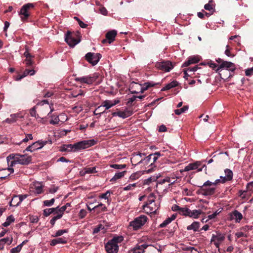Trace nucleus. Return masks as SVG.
Listing matches in <instances>:
<instances>
[{
	"instance_id": "nucleus-1",
	"label": "nucleus",
	"mask_w": 253,
	"mask_h": 253,
	"mask_svg": "<svg viewBox=\"0 0 253 253\" xmlns=\"http://www.w3.org/2000/svg\"><path fill=\"white\" fill-rule=\"evenodd\" d=\"M124 240L123 236H114L112 239L109 240L105 245L107 253H117L119 251L118 244Z\"/></svg>"
},
{
	"instance_id": "nucleus-2",
	"label": "nucleus",
	"mask_w": 253,
	"mask_h": 253,
	"mask_svg": "<svg viewBox=\"0 0 253 253\" xmlns=\"http://www.w3.org/2000/svg\"><path fill=\"white\" fill-rule=\"evenodd\" d=\"M99 77V74L98 73H94L88 76L76 77L75 81L82 84H85L90 85L96 82Z\"/></svg>"
},
{
	"instance_id": "nucleus-3",
	"label": "nucleus",
	"mask_w": 253,
	"mask_h": 253,
	"mask_svg": "<svg viewBox=\"0 0 253 253\" xmlns=\"http://www.w3.org/2000/svg\"><path fill=\"white\" fill-rule=\"evenodd\" d=\"M148 220V218L146 215H140L129 223V226L132 227L133 230L136 231L141 228Z\"/></svg>"
},
{
	"instance_id": "nucleus-4",
	"label": "nucleus",
	"mask_w": 253,
	"mask_h": 253,
	"mask_svg": "<svg viewBox=\"0 0 253 253\" xmlns=\"http://www.w3.org/2000/svg\"><path fill=\"white\" fill-rule=\"evenodd\" d=\"M97 143L94 139L84 140L74 143L75 150L76 151L88 148Z\"/></svg>"
},
{
	"instance_id": "nucleus-5",
	"label": "nucleus",
	"mask_w": 253,
	"mask_h": 253,
	"mask_svg": "<svg viewBox=\"0 0 253 253\" xmlns=\"http://www.w3.org/2000/svg\"><path fill=\"white\" fill-rule=\"evenodd\" d=\"M155 67L162 71L166 72H169L174 67L172 62L169 60H163L161 62H157Z\"/></svg>"
},
{
	"instance_id": "nucleus-6",
	"label": "nucleus",
	"mask_w": 253,
	"mask_h": 253,
	"mask_svg": "<svg viewBox=\"0 0 253 253\" xmlns=\"http://www.w3.org/2000/svg\"><path fill=\"white\" fill-rule=\"evenodd\" d=\"M102 55L100 53L88 52L85 55V60L92 65H96L99 62Z\"/></svg>"
},
{
	"instance_id": "nucleus-7",
	"label": "nucleus",
	"mask_w": 253,
	"mask_h": 253,
	"mask_svg": "<svg viewBox=\"0 0 253 253\" xmlns=\"http://www.w3.org/2000/svg\"><path fill=\"white\" fill-rule=\"evenodd\" d=\"M34 6L32 3H27L24 4L21 8L19 14L21 15V19L25 21L28 19L30 14L29 10Z\"/></svg>"
},
{
	"instance_id": "nucleus-8",
	"label": "nucleus",
	"mask_w": 253,
	"mask_h": 253,
	"mask_svg": "<svg viewBox=\"0 0 253 253\" xmlns=\"http://www.w3.org/2000/svg\"><path fill=\"white\" fill-rule=\"evenodd\" d=\"M65 41L71 47H74L80 42V40L76 39L73 33L70 31H68L66 34Z\"/></svg>"
},
{
	"instance_id": "nucleus-9",
	"label": "nucleus",
	"mask_w": 253,
	"mask_h": 253,
	"mask_svg": "<svg viewBox=\"0 0 253 253\" xmlns=\"http://www.w3.org/2000/svg\"><path fill=\"white\" fill-rule=\"evenodd\" d=\"M223 68L232 72L234 71L236 69L235 65L233 63L226 61H222L220 66L217 67L216 71L221 72Z\"/></svg>"
},
{
	"instance_id": "nucleus-10",
	"label": "nucleus",
	"mask_w": 253,
	"mask_h": 253,
	"mask_svg": "<svg viewBox=\"0 0 253 253\" xmlns=\"http://www.w3.org/2000/svg\"><path fill=\"white\" fill-rule=\"evenodd\" d=\"M159 83H154L153 82H148L145 83L142 85L138 84L137 83H134V84H132V87L134 86V85H135L136 87L137 88V87H139L140 88L139 92L141 93H143L145 90H147L149 87H153L155 86L157 84H159Z\"/></svg>"
},
{
	"instance_id": "nucleus-11",
	"label": "nucleus",
	"mask_w": 253,
	"mask_h": 253,
	"mask_svg": "<svg viewBox=\"0 0 253 253\" xmlns=\"http://www.w3.org/2000/svg\"><path fill=\"white\" fill-rule=\"evenodd\" d=\"M200 69V68L198 67V65H195L193 67H189L183 69L184 78L187 80L188 77L195 74V72Z\"/></svg>"
},
{
	"instance_id": "nucleus-12",
	"label": "nucleus",
	"mask_w": 253,
	"mask_h": 253,
	"mask_svg": "<svg viewBox=\"0 0 253 253\" xmlns=\"http://www.w3.org/2000/svg\"><path fill=\"white\" fill-rule=\"evenodd\" d=\"M32 161V157L27 155H18L17 163L23 165H27Z\"/></svg>"
},
{
	"instance_id": "nucleus-13",
	"label": "nucleus",
	"mask_w": 253,
	"mask_h": 253,
	"mask_svg": "<svg viewBox=\"0 0 253 253\" xmlns=\"http://www.w3.org/2000/svg\"><path fill=\"white\" fill-rule=\"evenodd\" d=\"M47 143L49 144L52 143L51 140L48 141H42V140H38L32 144L33 147V149L34 151L39 149L43 147L45 145H46Z\"/></svg>"
},
{
	"instance_id": "nucleus-14",
	"label": "nucleus",
	"mask_w": 253,
	"mask_h": 253,
	"mask_svg": "<svg viewBox=\"0 0 253 253\" xmlns=\"http://www.w3.org/2000/svg\"><path fill=\"white\" fill-rule=\"evenodd\" d=\"M187 216L190 218L197 219L200 215L203 213V211L201 210H191L188 208V211H187Z\"/></svg>"
},
{
	"instance_id": "nucleus-15",
	"label": "nucleus",
	"mask_w": 253,
	"mask_h": 253,
	"mask_svg": "<svg viewBox=\"0 0 253 253\" xmlns=\"http://www.w3.org/2000/svg\"><path fill=\"white\" fill-rule=\"evenodd\" d=\"M200 165V163L196 162L194 163H191L188 164L187 166H186L184 169L183 170V171H188L191 170H194L198 169V171H201L202 170V168L198 169Z\"/></svg>"
},
{
	"instance_id": "nucleus-16",
	"label": "nucleus",
	"mask_w": 253,
	"mask_h": 253,
	"mask_svg": "<svg viewBox=\"0 0 253 253\" xmlns=\"http://www.w3.org/2000/svg\"><path fill=\"white\" fill-rule=\"evenodd\" d=\"M120 100L119 99H115L114 100H106L103 102L101 106H102V107H105V109L107 110L118 104Z\"/></svg>"
},
{
	"instance_id": "nucleus-17",
	"label": "nucleus",
	"mask_w": 253,
	"mask_h": 253,
	"mask_svg": "<svg viewBox=\"0 0 253 253\" xmlns=\"http://www.w3.org/2000/svg\"><path fill=\"white\" fill-rule=\"evenodd\" d=\"M132 115V112L128 110L125 111H119L118 112H115L112 113L113 116H118L120 118L125 119L131 116Z\"/></svg>"
},
{
	"instance_id": "nucleus-18",
	"label": "nucleus",
	"mask_w": 253,
	"mask_h": 253,
	"mask_svg": "<svg viewBox=\"0 0 253 253\" xmlns=\"http://www.w3.org/2000/svg\"><path fill=\"white\" fill-rule=\"evenodd\" d=\"M117 32L116 30H113L108 32L105 35V37L108 40V43H111L115 40Z\"/></svg>"
},
{
	"instance_id": "nucleus-19",
	"label": "nucleus",
	"mask_w": 253,
	"mask_h": 253,
	"mask_svg": "<svg viewBox=\"0 0 253 253\" xmlns=\"http://www.w3.org/2000/svg\"><path fill=\"white\" fill-rule=\"evenodd\" d=\"M67 242L65 238H57L52 240L50 243L51 246H54L58 244H65Z\"/></svg>"
},
{
	"instance_id": "nucleus-20",
	"label": "nucleus",
	"mask_w": 253,
	"mask_h": 253,
	"mask_svg": "<svg viewBox=\"0 0 253 253\" xmlns=\"http://www.w3.org/2000/svg\"><path fill=\"white\" fill-rule=\"evenodd\" d=\"M35 73V71L33 69H27L23 72V74L21 75H19L17 77V80H21V79L25 77L26 76L30 75L31 76L34 75Z\"/></svg>"
},
{
	"instance_id": "nucleus-21",
	"label": "nucleus",
	"mask_w": 253,
	"mask_h": 253,
	"mask_svg": "<svg viewBox=\"0 0 253 253\" xmlns=\"http://www.w3.org/2000/svg\"><path fill=\"white\" fill-rule=\"evenodd\" d=\"M231 216L233 219L236 220V222H240L243 218V215L241 212L237 210H235L232 211Z\"/></svg>"
},
{
	"instance_id": "nucleus-22",
	"label": "nucleus",
	"mask_w": 253,
	"mask_h": 253,
	"mask_svg": "<svg viewBox=\"0 0 253 253\" xmlns=\"http://www.w3.org/2000/svg\"><path fill=\"white\" fill-rule=\"evenodd\" d=\"M22 118V116H20L19 114H13L10 115V118H7L5 121L8 124H12L15 123L18 118Z\"/></svg>"
},
{
	"instance_id": "nucleus-23",
	"label": "nucleus",
	"mask_w": 253,
	"mask_h": 253,
	"mask_svg": "<svg viewBox=\"0 0 253 253\" xmlns=\"http://www.w3.org/2000/svg\"><path fill=\"white\" fill-rule=\"evenodd\" d=\"M12 242V237H6L0 240V250H1L3 249L4 245L5 244L9 245Z\"/></svg>"
},
{
	"instance_id": "nucleus-24",
	"label": "nucleus",
	"mask_w": 253,
	"mask_h": 253,
	"mask_svg": "<svg viewBox=\"0 0 253 253\" xmlns=\"http://www.w3.org/2000/svg\"><path fill=\"white\" fill-rule=\"evenodd\" d=\"M199 62V60L195 57H190L188 60L185 61L182 64V67H188L192 64L197 63Z\"/></svg>"
},
{
	"instance_id": "nucleus-25",
	"label": "nucleus",
	"mask_w": 253,
	"mask_h": 253,
	"mask_svg": "<svg viewBox=\"0 0 253 253\" xmlns=\"http://www.w3.org/2000/svg\"><path fill=\"white\" fill-rule=\"evenodd\" d=\"M62 152H76L75 150L74 144H67L64 145L60 149Z\"/></svg>"
},
{
	"instance_id": "nucleus-26",
	"label": "nucleus",
	"mask_w": 253,
	"mask_h": 253,
	"mask_svg": "<svg viewBox=\"0 0 253 253\" xmlns=\"http://www.w3.org/2000/svg\"><path fill=\"white\" fill-rule=\"evenodd\" d=\"M201 188V190L203 191L202 194L205 196H210L214 194L215 188H209L207 189H205L202 188V186H200Z\"/></svg>"
},
{
	"instance_id": "nucleus-27",
	"label": "nucleus",
	"mask_w": 253,
	"mask_h": 253,
	"mask_svg": "<svg viewBox=\"0 0 253 253\" xmlns=\"http://www.w3.org/2000/svg\"><path fill=\"white\" fill-rule=\"evenodd\" d=\"M204 8L207 10L211 11L212 13H213L215 11V4L213 1L212 0H210L208 3L205 5Z\"/></svg>"
},
{
	"instance_id": "nucleus-28",
	"label": "nucleus",
	"mask_w": 253,
	"mask_h": 253,
	"mask_svg": "<svg viewBox=\"0 0 253 253\" xmlns=\"http://www.w3.org/2000/svg\"><path fill=\"white\" fill-rule=\"evenodd\" d=\"M200 222L198 221L193 222L191 225H188L186 229L187 230H193L194 232H196L198 231V229L200 227Z\"/></svg>"
},
{
	"instance_id": "nucleus-29",
	"label": "nucleus",
	"mask_w": 253,
	"mask_h": 253,
	"mask_svg": "<svg viewBox=\"0 0 253 253\" xmlns=\"http://www.w3.org/2000/svg\"><path fill=\"white\" fill-rule=\"evenodd\" d=\"M178 85V83L176 81H173L171 83L167 84L165 87L162 88L161 91H164L169 90L172 88L175 87Z\"/></svg>"
},
{
	"instance_id": "nucleus-30",
	"label": "nucleus",
	"mask_w": 253,
	"mask_h": 253,
	"mask_svg": "<svg viewBox=\"0 0 253 253\" xmlns=\"http://www.w3.org/2000/svg\"><path fill=\"white\" fill-rule=\"evenodd\" d=\"M59 208V207H57L56 208H52L49 209H46L43 210V214L44 216H48L50 214L55 212L56 213V211L57 210V209Z\"/></svg>"
},
{
	"instance_id": "nucleus-31",
	"label": "nucleus",
	"mask_w": 253,
	"mask_h": 253,
	"mask_svg": "<svg viewBox=\"0 0 253 253\" xmlns=\"http://www.w3.org/2000/svg\"><path fill=\"white\" fill-rule=\"evenodd\" d=\"M82 175H85L87 173H95L97 172L95 167H86L82 171Z\"/></svg>"
},
{
	"instance_id": "nucleus-32",
	"label": "nucleus",
	"mask_w": 253,
	"mask_h": 253,
	"mask_svg": "<svg viewBox=\"0 0 253 253\" xmlns=\"http://www.w3.org/2000/svg\"><path fill=\"white\" fill-rule=\"evenodd\" d=\"M113 194V192L110 190H108L105 193H102L99 195V198L100 199H104L107 200V203L108 205L110 204V200H108L109 197L110 196V194Z\"/></svg>"
},
{
	"instance_id": "nucleus-33",
	"label": "nucleus",
	"mask_w": 253,
	"mask_h": 253,
	"mask_svg": "<svg viewBox=\"0 0 253 253\" xmlns=\"http://www.w3.org/2000/svg\"><path fill=\"white\" fill-rule=\"evenodd\" d=\"M18 197L17 195L14 196L9 203L10 206H18L20 204Z\"/></svg>"
},
{
	"instance_id": "nucleus-34",
	"label": "nucleus",
	"mask_w": 253,
	"mask_h": 253,
	"mask_svg": "<svg viewBox=\"0 0 253 253\" xmlns=\"http://www.w3.org/2000/svg\"><path fill=\"white\" fill-rule=\"evenodd\" d=\"M126 172V170H125V171H123L122 172H117L116 173L115 175L113 176V177H112L110 181H116L117 180L123 177L124 175H125V174Z\"/></svg>"
},
{
	"instance_id": "nucleus-35",
	"label": "nucleus",
	"mask_w": 253,
	"mask_h": 253,
	"mask_svg": "<svg viewBox=\"0 0 253 253\" xmlns=\"http://www.w3.org/2000/svg\"><path fill=\"white\" fill-rule=\"evenodd\" d=\"M224 172L226 176V179L224 178V180H228L229 181H231L233 179V172L232 170L228 169H226L224 170Z\"/></svg>"
},
{
	"instance_id": "nucleus-36",
	"label": "nucleus",
	"mask_w": 253,
	"mask_h": 253,
	"mask_svg": "<svg viewBox=\"0 0 253 253\" xmlns=\"http://www.w3.org/2000/svg\"><path fill=\"white\" fill-rule=\"evenodd\" d=\"M152 155L150 154L148 156L146 157L144 159H141L137 164L143 162L145 165H148L149 164L150 165L151 162H152Z\"/></svg>"
},
{
	"instance_id": "nucleus-37",
	"label": "nucleus",
	"mask_w": 253,
	"mask_h": 253,
	"mask_svg": "<svg viewBox=\"0 0 253 253\" xmlns=\"http://www.w3.org/2000/svg\"><path fill=\"white\" fill-rule=\"evenodd\" d=\"M14 220L15 218L13 215H11L8 216L6 218V221L2 224V226L4 227H7L11 224V223L14 222Z\"/></svg>"
},
{
	"instance_id": "nucleus-38",
	"label": "nucleus",
	"mask_w": 253,
	"mask_h": 253,
	"mask_svg": "<svg viewBox=\"0 0 253 253\" xmlns=\"http://www.w3.org/2000/svg\"><path fill=\"white\" fill-rule=\"evenodd\" d=\"M252 184H253V182H250L247 184V185L246 186L247 190H245V191L240 190L239 191V196L243 199L245 198L246 197L247 191L249 189L250 186L252 185Z\"/></svg>"
},
{
	"instance_id": "nucleus-39",
	"label": "nucleus",
	"mask_w": 253,
	"mask_h": 253,
	"mask_svg": "<svg viewBox=\"0 0 253 253\" xmlns=\"http://www.w3.org/2000/svg\"><path fill=\"white\" fill-rule=\"evenodd\" d=\"M144 252L142 249L137 245L135 248L131 250L128 253H143Z\"/></svg>"
},
{
	"instance_id": "nucleus-40",
	"label": "nucleus",
	"mask_w": 253,
	"mask_h": 253,
	"mask_svg": "<svg viewBox=\"0 0 253 253\" xmlns=\"http://www.w3.org/2000/svg\"><path fill=\"white\" fill-rule=\"evenodd\" d=\"M188 109V106L187 105L184 106L182 108L180 109H176L174 110V112L175 114L177 115H179L185 112Z\"/></svg>"
},
{
	"instance_id": "nucleus-41",
	"label": "nucleus",
	"mask_w": 253,
	"mask_h": 253,
	"mask_svg": "<svg viewBox=\"0 0 253 253\" xmlns=\"http://www.w3.org/2000/svg\"><path fill=\"white\" fill-rule=\"evenodd\" d=\"M51 117H52V119L49 122L50 124L57 125L59 123L60 120L58 116L52 115Z\"/></svg>"
},
{
	"instance_id": "nucleus-42",
	"label": "nucleus",
	"mask_w": 253,
	"mask_h": 253,
	"mask_svg": "<svg viewBox=\"0 0 253 253\" xmlns=\"http://www.w3.org/2000/svg\"><path fill=\"white\" fill-rule=\"evenodd\" d=\"M187 211H188V208H187L186 207H182V208L181 207L180 210L178 211V213L183 216H186L187 212H188Z\"/></svg>"
},
{
	"instance_id": "nucleus-43",
	"label": "nucleus",
	"mask_w": 253,
	"mask_h": 253,
	"mask_svg": "<svg viewBox=\"0 0 253 253\" xmlns=\"http://www.w3.org/2000/svg\"><path fill=\"white\" fill-rule=\"evenodd\" d=\"M68 232V229H61L59 230L56 232L54 235H52L53 237H57L62 235L64 233H66Z\"/></svg>"
},
{
	"instance_id": "nucleus-44",
	"label": "nucleus",
	"mask_w": 253,
	"mask_h": 253,
	"mask_svg": "<svg viewBox=\"0 0 253 253\" xmlns=\"http://www.w3.org/2000/svg\"><path fill=\"white\" fill-rule=\"evenodd\" d=\"M56 214L57 215L53 217L50 220V223L51 224L52 227L54 225L57 220L59 219L62 217L61 214L59 215L58 213Z\"/></svg>"
},
{
	"instance_id": "nucleus-45",
	"label": "nucleus",
	"mask_w": 253,
	"mask_h": 253,
	"mask_svg": "<svg viewBox=\"0 0 253 253\" xmlns=\"http://www.w3.org/2000/svg\"><path fill=\"white\" fill-rule=\"evenodd\" d=\"M56 214L57 215L53 217L50 220V223L51 224L52 227L54 225L57 220L59 219L62 217L61 214L59 215L58 213Z\"/></svg>"
},
{
	"instance_id": "nucleus-46",
	"label": "nucleus",
	"mask_w": 253,
	"mask_h": 253,
	"mask_svg": "<svg viewBox=\"0 0 253 253\" xmlns=\"http://www.w3.org/2000/svg\"><path fill=\"white\" fill-rule=\"evenodd\" d=\"M22 247L23 244H21L17 246L16 247L11 249L10 252L11 253H18L21 251Z\"/></svg>"
},
{
	"instance_id": "nucleus-47",
	"label": "nucleus",
	"mask_w": 253,
	"mask_h": 253,
	"mask_svg": "<svg viewBox=\"0 0 253 253\" xmlns=\"http://www.w3.org/2000/svg\"><path fill=\"white\" fill-rule=\"evenodd\" d=\"M54 202V198H52L50 200H45L43 201V205L44 206L50 207L53 205Z\"/></svg>"
},
{
	"instance_id": "nucleus-48",
	"label": "nucleus",
	"mask_w": 253,
	"mask_h": 253,
	"mask_svg": "<svg viewBox=\"0 0 253 253\" xmlns=\"http://www.w3.org/2000/svg\"><path fill=\"white\" fill-rule=\"evenodd\" d=\"M126 165L112 164L110 165V167L115 169H123L126 168Z\"/></svg>"
},
{
	"instance_id": "nucleus-49",
	"label": "nucleus",
	"mask_w": 253,
	"mask_h": 253,
	"mask_svg": "<svg viewBox=\"0 0 253 253\" xmlns=\"http://www.w3.org/2000/svg\"><path fill=\"white\" fill-rule=\"evenodd\" d=\"M67 208L66 206H63L61 207V208H59L57 209V210L56 211V213H58L59 215H61V217H62L64 211L66 210Z\"/></svg>"
},
{
	"instance_id": "nucleus-50",
	"label": "nucleus",
	"mask_w": 253,
	"mask_h": 253,
	"mask_svg": "<svg viewBox=\"0 0 253 253\" xmlns=\"http://www.w3.org/2000/svg\"><path fill=\"white\" fill-rule=\"evenodd\" d=\"M35 186L37 194H41L42 192V186L40 183L36 184Z\"/></svg>"
},
{
	"instance_id": "nucleus-51",
	"label": "nucleus",
	"mask_w": 253,
	"mask_h": 253,
	"mask_svg": "<svg viewBox=\"0 0 253 253\" xmlns=\"http://www.w3.org/2000/svg\"><path fill=\"white\" fill-rule=\"evenodd\" d=\"M100 207L101 208V211H107L106 207L104 206V205L101 203L98 204V205L95 206L94 208H93V209H94V210H97V209H98Z\"/></svg>"
},
{
	"instance_id": "nucleus-52",
	"label": "nucleus",
	"mask_w": 253,
	"mask_h": 253,
	"mask_svg": "<svg viewBox=\"0 0 253 253\" xmlns=\"http://www.w3.org/2000/svg\"><path fill=\"white\" fill-rule=\"evenodd\" d=\"M215 238L216 239L217 242H219L221 243L225 239V236L224 235L221 234V233H217L216 235Z\"/></svg>"
},
{
	"instance_id": "nucleus-53",
	"label": "nucleus",
	"mask_w": 253,
	"mask_h": 253,
	"mask_svg": "<svg viewBox=\"0 0 253 253\" xmlns=\"http://www.w3.org/2000/svg\"><path fill=\"white\" fill-rule=\"evenodd\" d=\"M30 114L32 117H34L36 118H39V115L36 113L35 106L30 109Z\"/></svg>"
},
{
	"instance_id": "nucleus-54",
	"label": "nucleus",
	"mask_w": 253,
	"mask_h": 253,
	"mask_svg": "<svg viewBox=\"0 0 253 253\" xmlns=\"http://www.w3.org/2000/svg\"><path fill=\"white\" fill-rule=\"evenodd\" d=\"M170 222H171V220H170V219H169L168 218L165 220H164L161 224H160L159 227L160 228L165 227Z\"/></svg>"
},
{
	"instance_id": "nucleus-55",
	"label": "nucleus",
	"mask_w": 253,
	"mask_h": 253,
	"mask_svg": "<svg viewBox=\"0 0 253 253\" xmlns=\"http://www.w3.org/2000/svg\"><path fill=\"white\" fill-rule=\"evenodd\" d=\"M78 22L79 25L81 27L83 28H85L87 27V25L84 23L83 21H82L79 18L77 17H75L74 18Z\"/></svg>"
},
{
	"instance_id": "nucleus-56",
	"label": "nucleus",
	"mask_w": 253,
	"mask_h": 253,
	"mask_svg": "<svg viewBox=\"0 0 253 253\" xmlns=\"http://www.w3.org/2000/svg\"><path fill=\"white\" fill-rule=\"evenodd\" d=\"M151 155H152V162H151L150 166L152 167H156V166L155 165V163L157 162V161L158 159V156H156L153 154H151Z\"/></svg>"
},
{
	"instance_id": "nucleus-57",
	"label": "nucleus",
	"mask_w": 253,
	"mask_h": 253,
	"mask_svg": "<svg viewBox=\"0 0 253 253\" xmlns=\"http://www.w3.org/2000/svg\"><path fill=\"white\" fill-rule=\"evenodd\" d=\"M86 211L84 209H82L80 211L79 216L80 218L82 219L84 218L86 216Z\"/></svg>"
},
{
	"instance_id": "nucleus-58",
	"label": "nucleus",
	"mask_w": 253,
	"mask_h": 253,
	"mask_svg": "<svg viewBox=\"0 0 253 253\" xmlns=\"http://www.w3.org/2000/svg\"><path fill=\"white\" fill-rule=\"evenodd\" d=\"M18 155L19 154H10L8 157H7V159H8L10 157L11 159L13 160V161L17 162Z\"/></svg>"
},
{
	"instance_id": "nucleus-59",
	"label": "nucleus",
	"mask_w": 253,
	"mask_h": 253,
	"mask_svg": "<svg viewBox=\"0 0 253 253\" xmlns=\"http://www.w3.org/2000/svg\"><path fill=\"white\" fill-rule=\"evenodd\" d=\"M245 75L247 76H251L253 75V70L251 68H248L245 70Z\"/></svg>"
},
{
	"instance_id": "nucleus-60",
	"label": "nucleus",
	"mask_w": 253,
	"mask_h": 253,
	"mask_svg": "<svg viewBox=\"0 0 253 253\" xmlns=\"http://www.w3.org/2000/svg\"><path fill=\"white\" fill-rule=\"evenodd\" d=\"M136 99V96H133L132 97L128 99L127 102V104L130 106L132 105V103Z\"/></svg>"
},
{
	"instance_id": "nucleus-61",
	"label": "nucleus",
	"mask_w": 253,
	"mask_h": 253,
	"mask_svg": "<svg viewBox=\"0 0 253 253\" xmlns=\"http://www.w3.org/2000/svg\"><path fill=\"white\" fill-rule=\"evenodd\" d=\"M225 54L229 57H232L233 56L230 52L229 45H226V49L225 51Z\"/></svg>"
},
{
	"instance_id": "nucleus-62",
	"label": "nucleus",
	"mask_w": 253,
	"mask_h": 253,
	"mask_svg": "<svg viewBox=\"0 0 253 253\" xmlns=\"http://www.w3.org/2000/svg\"><path fill=\"white\" fill-rule=\"evenodd\" d=\"M208 64L211 68L213 69L216 71L217 69H216V68L217 67V65L216 64H215L214 63H212L211 61H210V62H209Z\"/></svg>"
},
{
	"instance_id": "nucleus-63",
	"label": "nucleus",
	"mask_w": 253,
	"mask_h": 253,
	"mask_svg": "<svg viewBox=\"0 0 253 253\" xmlns=\"http://www.w3.org/2000/svg\"><path fill=\"white\" fill-rule=\"evenodd\" d=\"M32 140L33 139V136L32 134H28L26 135V137L23 139V142H26L28 141V140Z\"/></svg>"
},
{
	"instance_id": "nucleus-64",
	"label": "nucleus",
	"mask_w": 253,
	"mask_h": 253,
	"mask_svg": "<svg viewBox=\"0 0 253 253\" xmlns=\"http://www.w3.org/2000/svg\"><path fill=\"white\" fill-rule=\"evenodd\" d=\"M25 63L26 64L27 67H30L33 64V62L31 58L26 59L25 60Z\"/></svg>"
}]
</instances>
